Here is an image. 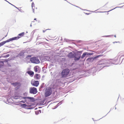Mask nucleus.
I'll return each mask as SVG.
<instances>
[{
	"label": "nucleus",
	"mask_w": 124,
	"mask_h": 124,
	"mask_svg": "<svg viewBox=\"0 0 124 124\" xmlns=\"http://www.w3.org/2000/svg\"><path fill=\"white\" fill-rule=\"evenodd\" d=\"M68 57L70 58H74V60L75 61L78 60H79L80 57V55H78V57H77L75 56L72 53H70L68 54Z\"/></svg>",
	"instance_id": "3"
},
{
	"label": "nucleus",
	"mask_w": 124,
	"mask_h": 124,
	"mask_svg": "<svg viewBox=\"0 0 124 124\" xmlns=\"http://www.w3.org/2000/svg\"><path fill=\"white\" fill-rule=\"evenodd\" d=\"M86 14H87V15H89V13H86Z\"/></svg>",
	"instance_id": "25"
},
{
	"label": "nucleus",
	"mask_w": 124,
	"mask_h": 124,
	"mask_svg": "<svg viewBox=\"0 0 124 124\" xmlns=\"http://www.w3.org/2000/svg\"><path fill=\"white\" fill-rule=\"evenodd\" d=\"M37 92V89L34 87H31L30 89V93H31L35 94Z\"/></svg>",
	"instance_id": "7"
},
{
	"label": "nucleus",
	"mask_w": 124,
	"mask_h": 124,
	"mask_svg": "<svg viewBox=\"0 0 124 124\" xmlns=\"http://www.w3.org/2000/svg\"><path fill=\"white\" fill-rule=\"evenodd\" d=\"M39 68V67L38 66H36L34 67V70L36 72L38 71V70Z\"/></svg>",
	"instance_id": "12"
},
{
	"label": "nucleus",
	"mask_w": 124,
	"mask_h": 124,
	"mask_svg": "<svg viewBox=\"0 0 124 124\" xmlns=\"http://www.w3.org/2000/svg\"><path fill=\"white\" fill-rule=\"evenodd\" d=\"M31 84H32L33 85L37 87L38 85L39 84V83L38 81H36L34 82L33 83H32V82L31 83Z\"/></svg>",
	"instance_id": "9"
},
{
	"label": "nucleus",
	"mask_w": 124,
	"mask_h": 124,
	"mask_svg": "<svg viewBox=\"0 0 124 124\" xmlns=\"http://www.w3.org/2000/svg\"><path fill=\"white\" fill-rule=\"evenodd\" d=\"M104 56V55H103V54L100 55H98V56L95 57H94V58L95 59V58H98L99 57H101V56Z\"/></svg>",
	"instance_id": "17"
},
{
	"label": "nucleus",
	"mask_w": 124,
	"mask_h": 124,
	"mask_svg": "<svg viewBox=\"0 0 124 124\" xmlns=\"http://www.w3.org/2000/svg\"><path fill=\"white\" fill-rule=\"evenodd\" d=\"M31 55H28L27 56V57H31Z\"/></svg>",
	"instance_id": "22"
},
{
	"label": "nucleus",
	"mask_w": 124,
	"mask_h": 124,
	"mask_svg": "<svg viewBox=\"0 0 124 124\" xmlns=\"http://www.w3.org/2000/svg\"><path fill=\"white\" fill-rule=\"evenodd\" d=\"M48 30V29H46V30H43V33H44V32H45V31H46V30Z\"/></svg>",
	"instance_id": "20"
},
{
	"label": "nucleus",
	"mask_w": 124,
	"mask_h": 124,
	"mask_svg": "<svg viewBox=\"0 0 124 124\" xmlns=\"http://www.w3.org/2000/svg\"><path fill=\"white\" fill-rule=\"evenodd\" d=\"M70 70L68 69L63 70L61 73V75L62 78L67 77L70 72Z\"/></svg>",
	"instance_id": "2"
},
{
	"label": "nucleus",
	"mask_w": 124,
	"mask_h": 124,
	"mask_svg": "<svg viewBox=\"0 0 124 124\" xmlns=\"http://www.w3.org/2000/svg\"><path fill=\"white\" fill-rule=\"evenodd\" d=\"M23 99V100H21V101H24V99Z\"/></svg>",
	"instance_id": "24"
},
{
	"label": "nucleus",
	"mask_w": 124,
	"mask_h": 124,
	"mask_svg": "<svg viewBox=\"0 0 124 124\" xmlns=\"http://www.w3.org/2000/svg\"><path fill=\"white\" fill-rule=\"evenodd\" d=\"M24 34L25 33L24 32H23L19 34L18 35V36L16 37H14L11 38L12 41L13 40H17L18 39L20 38L23 37L24 35Z\"/></svg>",
	"instance_id": "5"
},
{
	"label": "nucleus",
	"mask_w": 124,
	"mask_h": 124,
	"mask_svg": "<svg viewBox=\"0 0 124 124\" xmlns=\"http://www.w3.org/2000/svg\"><path fill=\"white\" fill-rule=\"evenodd\" d=\"M32 8H33V12L34 13H35V11H34V9L33 8V7L32 6Z\"/></svg>",
	"instance_id": "21"
},
{
	"label": "nucleus",
	"mask_w": 124,
	"mask_h": 124,
	"mask_svg": "<svg viewBox=\"0 0 124 124\" xmlns=\"http://www.w3.org/2000/svg\"><path fill=\"white\" fill-rule=\"evenodd\" d=\"M34 20H36V18H35V19H34Z\"/></svg>",
	"instance_id": "26"
},
{
	"label": "nucleus",
	"mask_w": 124,
	"mask_h": 124,
	"mask_svg": "<svg viewBox=\"0 0 124 124\" xmlns=\"http://www.w3.org/2000/svg\"><path fill=\"white\" fill-rule=\"evenodd\" d=\"M86 55V54L85 52L82 55L81 57V58L82 59H83L84 57H85V55Z\"/></svg>",
	"instance_id": "14"
},
{
	"label": "nucleus",
	"mask_w": 124,
	"mask_h": 124,
	"mask_svg": "<svg viewBox=\"0 0 124 124\" xmlns=\"http://www.w3.org/2000/svg\"><path fill=\"white\" fill-rule=\"evenodd\" d=\"M22 98L24 99V101H21L20 102L24 103L26 102L28 103H30L31 102H34L35 101L34 98L33 97H25L23 98Z\"/></svg>",
	"instance_id": "1"
},
{
	"label": "nucleus",
	"mask_w": 124,
	"mask_h": 124,
	"mask_svg": "<svg viewBox=\"0 0 124 124\" xmlns=\"http://www.w3.org/2000/svg\"><path fill=\"white\" fill-rule=\"evenodd\" d=\"M85 53L86 55H92L93 54V53H88L87 52H85Z\"/></svg>",
	"instance_id": "16"
},
{
	"label": "nucleus",
	"mask_w": 124,
	"mask_h": 124,
	"mask_svg": "<svg viewBox=\"0 0 124 124\" xmlns=\"http://www.w3.org/2000/svg\"><path fill=\"white\" fill-rule=\"evenodd\" d=\"M27 73L31 77H33L34 75L33 72L31 70L28 71L27 72Z\"/></svg>",
	"instance_id": "10"
},
{
	"label": "nucleus",
	"mask_w": 124,
	"mask_h": 124,
	"mask_svg": "<svg viewBox=\"0 0 124 124\" xmlns=\"http://www.w3.org/2000/svg\"><path fill=\"white\" fill-rule=\"evenodd\" d=\"M7 55L8 56L9 55H8H8Z\"/></svg>",
	"instance_id": "27"
},
{
	"label": "nucleus",
	"mask_w": 124,
	"mask_h": 124,
	"mask_svg": "<svg viewBox=\"0 0 124 124\" xmlns=\"http://www.w3.org/2000/svg\"><path fill=\"white\" fill-rule=\"evenodd\" d=\"M32 0H31V1H32Z\"/></svg>",
	"instance_id": "28"
},
{
	"label": "nucleus",
	"mask_w": 124,
	"mask_h": 124,
	"mask_svg": "<svg viewBox=\"0 0 124 124\" xmlns=\"http://www.w3.org/2000/svg\"><path fill=\"white\" fill-rule=\"evenodd\" d=\"M7 35H6V36H5V37H6V36Z\"/></svg>",
	"instance_id": "29"
},
{
	"label": "nucleus",
	"mask_w": 124,
	"mask_h": 124,
	"mask_svg": "<svg viewBox=\"0 0 124 124\" xmlns=\"http://www.w3.org/2000/svg\"><path fill=\"white\" fill-rule=\"evenodd\" d=\"M30 60L31 62L34 63L38 64L40 63L39 59L36 57L31 58Z\"/></svg>",
	"instance_id": "6"
},
{
	"label": "nucleus",
	"mask_w": 124,
	"mask_h": 124,
	"mask_svg": "<svg viewBox=\"0 0 124 124\" xmlns=\"http://www.w3.org/2000/svg\"><path fill=\"white\" fill-rule=\"evenodd\" d=\"M34 77L35 78H36L37 79H39L40 76L39 75L37 74H36Z\"/></svg>",
	"instance_id": "13"
},
{
	"label": "nucleus",
	"mask_w": 124,
	"mask_h": 124,
	"mask_svg": "<svg viewBox=\"0 0 124 124\" xmlns=\"http://www.w3.org/2000/svg\"><path fill=\"white\" fill-rule=\"evenodd\" d=\"M12 41L10 39L7 40L5 41H3L0 43V47L3 45L5 43L7 42H9L10 41Z\"/></svg>",
	"instance_id": "8"
},
{
	"label": "nucleus",
	"mask_w": 124,
	"mask_h": 124,
	"mask_svg": "<svg viewBox=\"0 0 124 124\" xmlns=\"http://www.w3.org/2000/svg\"><path fill=\"white\" fill-rule=\"evenodd\" d=\"M12 84L13 85V86L15 87H16L17 86H20L21 85V84L19 82L13 83H12Z\"/></svg>",
	"instance_id": "11"
},
{
	"label": "nucleus",
	"mask_w": 124,
	"mask_h": 124,
	"mask_svg": "<svg viewBox=\"0 0 124 124\" xmlns=\"http://www.w3.org/2000/svg\"><path fill=\"white\" fill-rule=\"evenodd\" d=\"M93 58H89L87 59V60L89 62H91Z\"/></svg>",
	"instance_id": "18"
},
{
	"label": "nucleus",
	"mask_w": 124,
	"mask_h": 124,
	"mask_svg": "<svg viewBox=\"0 0 124 124\" xmlns=\"http://www.w3.org/2000/svg\"><path fill=\"white\" fill-rule=\"evenodd\" d=\"M14 97L15 99H17L19 98H20V97L18 95L17 96L15 95L14 96Z\"/></svg>",
	"instance_id": "15"
},
{
	"label": "nucleus",
	"mask_w": 124,
	"mask_h": 124,
	"mask_svg": "<svg viewBox=\"0 0 124 124\" xmlns=\"http://www.w3.org/2000/svg\"><path fill=\"white\" fill-rule=\"evenodd\" d=\"M23 106L24 107H26V105L25 104H23Z\"/></svg>",
	"instance_id": "23"
},
{
	"label": "nucleus",
	"mask_w": 124,
	"mask_h": 124,
	"mask_svg": "<svg viewBox=\"0 0 124 124\" xmlns=\"http://www.w3.org/2000/svg\"><path fill=\"white\" fill-rule=\"evenodd\" d=\"M52 90L51 88L49 87L47 88L45 91V96L48 97L52 93Z\"/></svg>",
	"instance_id": "4"
},
{
	"label": "nucleus",
	"mask_w": 124,
	"mask_h": 124,
	"mask_svg": "<svg viewBox=\"0 0 124 124\" xmlns=\"http://www.w3.org/2000/svg\"><path fill=\"white\" fill-rule=\"evenodd\" d=\"M23 54V52H21L19 54V55L20 56H21Z\"/></svg>",
	"instance_id": "19"
}]
</instances>
